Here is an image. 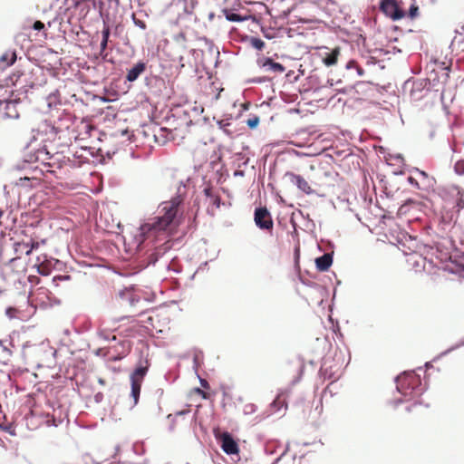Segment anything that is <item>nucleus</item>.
Wrapping results in <instances>:
<instances>
[{
	"label": "nucleus",
	"mask_w": 464,
	"mask_h": 464,
	"mask_svg": "<svg viewBox=\"0 0 464 464\" xmlns=\"http://www.w3.org/2000/svg\"><path fill=\"white\" fill-rule=\"evenodd\" d=\"M203 192H204L205 196L207 198H208L209 199H211L213 198V196H215V194L213 193V189L210 187L205 188Z\"/></svg>",
	"instance_id": "c9c22d12"
},
{
	"label": "nucleus",
	"mask_w": 464,
	"mask_h": 464,
	"mask_svg": "<svg viewBox=\"0 0 464 464\" xmlns=\"http://www.w3.org/2000/svg\"><path fill=\"white\" fill-rule=\"evenodd\" d=\"M95 354L97 356H105V353H103V349L102 348H99L95 351Z\"/></svg>",
	"instance_id": "49530a36"
},
{
	"label": "nucleus",
	"mask_w": 464,
	"mask_h": 464,
	"mask_svg": "<svg viewBox=\"0 0 464 464\" xmlns=\"http://www.w3.org/2000/svg\"><path fill=\"white\" fill-rule=\"evenodd\" d=\"M266 81H269L268 78L266 77H256V78H253L250 80V82L252 83H263Z\"/></svg>",
	"instance_id": "4c0bfd02"
},
{
	"label": "nucleus",
	"mask_w": 464,
	"mask_h": 464,
	"mask_svg": "<svg viewBox=\"0 0 464 464\" xmlns=\"http://www.w3.org/2000/svg\"><path fill=\"white\" fill-rule=\"evenodd\" d=\"M28 279H29V281H30L31 283H34V281H37V280H38L37 276H30L28 277Z\"/></svg>",
	"instance_id": "603ef678"
},
{
	"label": "nucleus",
	"mask_w": 464,
	"mask_h": 464,
	"mask_svg": "<svg viewBox=\"0 0 464 464\" xmlns=\"http://www.w3.org/2000/svg\"><path fill=\"white\" fill-rule=\"evenodd\" d=\"M111 35V29L107 23L103 20V28L102 30V40L109 41Z\"/></svg>",
	"instance_id": "cd10ccee"
},
{
	"label": "nucleus",
	"mask_w": 464,
	"mask_h": 464,
	"mask_svg": "<svg viewBox=\"0 0 464 464\" xmlns=\"http://www.w3.org/2000/svg\"><path fill=\"white\" fill-rule=\"evenodd\" d=\"M380 10L393 21L400 20L405 16V12L399 5L397 0H381Z\"/></svg>",
	"instance_id": "20e7f679"
},
{
	"label": "nucleus",
	"mask_w": 464,
	"mask_h": 464,
	"mask_svg": "<svg viewBox=\"0 0 464 464\" xmlns=\"http://www.w3.org/2000/svg\"><path fill=\"white\" fill-rule=\"evenodd\" d=\"M256 226L264 230L273 228V220L266 208H256L254 213Z\"/></svg>",
	"instance_id": "423d86ee"
},
{
	"label": "nucleus",
	"mask_w": 464,
	"mask_h": 464,
	"mask_svg": "<svg viewBox=\"0 0 464 464\" xmlns=\"http://www.w3.org/2000/svg\"><path fill=\"white\" fill-rule=\"evenodd\" d=\"M222 12H223L226 19L229 22L239 23V22L246 21L249 18H251V15H241V14L236 13L232 9L224 8L222 10Z\"/></svg>",
	"instance_id": "dca6fc26"
},
{
	"label": "nucleus",
	"mask_w": 464,
	"mask_h": 464,
	"mask_svg": "<svg viewBox=\"0 0 464 464\" xmlns=\"http://www.w3.org/2000/svg\"><path fill=\"white\" fill-rule=\"evenodd\" d=\"M121 300L127 301L130 306H135L140 301V297L130 289H124L119 293Z\"/></svg>",
	"instance_id": "f3484780"
},
{
	"label": "nucleus",
	"mask_w": 464,
	"mask_h": 464,
	"mask_svg": "<svg viewBox=\"0 0 464 464\" xmlns=\"http://www.w3.org/2000/svg\"><path fill=\"white\" fill-rule=\"evenodd\" d=\"M51 158L52 155L44 146L42 148L26 152L23 160L17 163L15 168L20 170H25L28 173L41 172V170L38 169V166L35 164L37 162L45 163V161Z\"/></svg>",
	"instance_id": "7ed1b4c3"
},
{
	"label": "nucleus",
	"mask_w": 464,
	"mask_h": 464,
	"mask_svg": "<svg viewBox=\"0 0 464 464\" xmlns=\"http://www.w3.org/2000/svg\"><path fill=\"white\" fill-rule=\"evenodd\" d=\"M464 346V338L461 339L458 343H456L455 345L450 347L449 349H447L446 351L442 352L440 355V357H442V356H445L447 355L448 353H450V352L458 349V348H460Z\"/></svg>",
	"instance_id": "bb28decb"
},
{
	"label": "nucleus",
	"mask_w": 464,
	"mask_h": 464,
	"mask_svg": "<svg viewBox=\"0 0 464 464\" xmlns=\"http://www.w3.org/2000/svg\"><path fill=\"white\" fill-rule=\"evenodd\" d=\"M432 365H431V362H428L425 363V367L426 368H430Z\"/></svg>",
	"instance_id": "0e129e2a"
},
{
	"label": "nucleus",
	"mask_w": 464,
	"mask_h": 464,
	"mask_svg": "<svg viewBox=\"0 0 464 464\" xmlns=\"http://www.w3.org/2000/svg\"><path fill=\"white\" fill-rule=\"evenodd\" d=\"M394 382L397 392L401 395V398L392 401L394 407L404 401L413 400L425 392V388L421 384L420 376L415 371L403 372L395 377Z\"/></svg>",
	"instance_id": "f03ea898"
},
{
	"label": "nucleus",
	"mask_w": 464,
	"mask_h": 464,
	"mask_svg": "<svg viewBox=\"0 0 464 464\" xmlns=\"http://www.w3.org/2000/svg\"><path fill=\"white\" fill-rule=\"evenodd\" d=\"M147 64L143 61L138 62L130 69L128 70L126 74V81L130 82H135L146 70Z\"/></svg>",
	"instance_id": "f8f14e48"
},
{
	"label": "nucleus",
	"mask_w": 464,
	"mask_h": 464,
	"mask_svg": "<svg viewBox=\"0 0 464 464\" xmlns=\"http://www.w3.org/2000/svg\"><path fill=\"white\" fill-rule=\"evenodd\" d=\"M448 77H449V73L446 72H441V74L438 75L437 72L432 71V72H430L429 77L424 79L425 81L430 82L429 89L430 92L433 91V92H438L440 91V98L442 102H444V99H445V93H444V90L442 89V86L445 83V82L447 81Z\"/></svg>",
	"instance_id": "39448f33"
},
{
	"label": "nucleus",
	"mask_w": 464,
	"mask_h": 464,
	"mask_svg": "<svg viewBox=\"0 0 464 464\" xmlns=\"http://www.w3.org/2000/svg\"><path fill=\"white\" fill-rule=\"evenodd\" d=\"M288 448H289V446H288V445H286L285 450L282 452V454H281V456H280V457H283L284 455H285L286 451L288 450Z\"/></svg>",
	"instance_id": "e2e57ef3"
},
{
	"label": "nucleus",
	"mask_w": 464,
	"mask_h": 464,
	"mask_svg": "<svg viewBox=\"0 0 464 464\" xmlns=\"http://www.w3.org/2000/svg\"><path fill=\"white\" fill-rule=\"evenodd\" d=\"M131 19H132L133 24H134L137 27H139V28H140V29H142V30H145V29H146L147 25H146L145 21H144V20H142V19L138 18V17H137V15H136L135 14H132Z\"/></svg>",
	"instance_id": "a878e982"
},
{
	"label": "nucleus",
	"mask_w": 464,
	"mask_h": 464,
	"mask_svg": "<svg viewBox=\"0 0 464 464\" xmlns=\"http://www.w3.org/2000/svg\"><path fill=\"white\" fill-rule=\"evenodd\" d=\"M457 208H458V211H459L460 209H462L464 208V200L463 199L460 198L458 200Z\"/></svg>",
	"instance_id": "37998d69"
},
{
	"label": "nucleus",
	"mask_w": 464,
	"mask_h": 464,
	"mask_svg": "<svg viewBox=\"0 0 464 464\" xmlns=\"http://www.w3.org/2000/svg\"><path fill=\"white\" fill-rule=\"evenodd\" d=\"M271 407L276 409V411H279L282 407L286 409L287 405L284 401L280 400V397L277 396L271 403Z\"/></svg>",
	"instance_id": "393cba45"
},
{
	"label": "nucleus",
	"mask_w": 464,
	"mask_h": 464,
	"mask_svg": "<svg viewBox=\"0 0 464 464\" xmlns=\"http://www.w3.org/2000/svg\"><path fill=\"white\" fill-rule=\"evenodd\" d=\"M408 15L411 19H414L419 15V6L416 5L415 2H413L411 5V6L409 8Z\"/></svg>",
	"instance_id": "b1692460"
},
{
	"label": "nucleus",
	"mask_w": 464,
	"mask_h": 464,
	"mask_svg": "<svg viewBox=\"0 0 464 464\" xmlns=\"http://www.w3.org/2000/svg\"><path fill=\"white\" fill-rule=\"evenodd\" d=\"M124 356H125L124 354H122V355H115V356H112L111 360L113 361V362H117V361H120L122 358H124Z\"/></svg>",
	"instance_id": "de8ad7c7"
},
{
	"label": "nucleus",
	"mask_w": 464,
	"mask_h": 464,
	"mask_svg": "<svg viewBox=\"0 0 464 464\" xmlns=\"http://www.w3.org/2000/svg\"><path fill=\"white\" fill-rule=\"evenodd\" d=\"M111 4H114L115 6H118L120 5V1L119 0H108Z\"/></svg>",
	"instance_id": "13d9d810"
},
{
	"label": "nucleus",
	"mask_w": 464,
	"mask_h": 464,
	"mask_svg": "<svg viewBox=\"0 0 464 464\" xmlns=\"http://www.w3.org/2000/svg\"><path fill=\"white\" fill-rule=\"evenodd\" d=\"M16 312H17V310H16L14 307H7V308L5 309V314H6V316H8L10 319H12V318H14V317H15Z\"/></svg>",
	"instance_id": "72a5a7b5"
},
{
	"label": "nucleus",
	"mask_w": 464,
	"mask_h": 464,
	"mask_svg": "<svg viewBox=\"0 0 464 464\" xmlns=\"http://www.w3.org/2000/svg\"><path fill=\"white\" fill-rule=\"evenodd\" d=\"M356 70H357V73H358L359 75H362V74H363V72H363V69H362V68H361V67H358V66H357V67H356Z\"/></svg>",
	"instance_id": "5fc2aeb1"
},
{
	"label": "nucleus",
	"mask_w": 464,
	"mask_h": 464,
	"mask_svg": "<svg viewBox=\"0 0 464 464\" xmlns=\"http://www.w3.org/2000/svg\"><path fill=\"white\" fill-rule=\"evenodd\" d=\"M7 117L9 118H18L19 117V114L17 112H15L14 115L13 114H10V113H6Z\"/></svg>",
	"instance_id": "bf43d9fd"
},
{
	"label": "nucleus",
	"mask_w": 464,
	"mask_h": 464,
	"mask_svg": "<svg viewBox=\"0 0 464 464\" xmlns=\"http://www.w3.org/2000/svg\"><path fill=\"white\" fill-rule=\"evenodd\" d=\"M107 46H108V41H106V40H102V42H101V45H100V47H101V52H104V51L106 50Z\"/></svg>",
	"instance_id": "a19ab883"
},
{
	"label": "nucleus",
	"mask_w": 464,
	"mask_h": 464,
	"mask_svg": "<svg viewBox=\"0 0 464 464\" xmlns=\"http://www.w3.org/2000/svg\"><path fill=\"white\" fill-rule=\"evenodd\" d=\"M218 440L220 447L226 454L234 455L238 453V445L229 432H223Z\"/></svg>",
	"instance_id": "1a4fd4ad"
},
{
	"label": "nucleus",
	"mask_w": 464,
	"mask_h": 464,
	"mask_svg": "<svg viewBox=\"0 0 464 464\" xmlns=\"http://www.w3.org/2000/svg\"><path fill=\"white\" fill-rule=\"evenodd\" d=\"M183 199L180 194L173 197L169 201L162 202L157 216L143 220L135 235V241L139 250L136 260L140 271L150 266H160L170 270L169 257H166L172 245L169 240L172 228L178 226L176 222L179 207Z\"/></svg>",
	"instance_id": "f257e3e1"
},
{
	"label": "nucleus",
	"mask_w": 464,
	"mask_h": 464,
	"mask_svg": "<svg viewBox=\"0 0 464 464\" xmlns=\"http://www.w3.org/2000/svg\"><path fill=\"white\" fill-rule=\"evenodd\" d=\"M338 83H341L340 80L337 81L336 82H334L333 79H328L326 82V86L333 87L334 84H338Z\"/></svg>",
	"instance_id": "79ce46f5"
},
{
	"label": "nucleus",
	"mask_w": 464,
	"mask_h": 464,
	"mask_svg": "<svg viewBox=\"0 0 464 464\" xmlns=\"http://www.w3.org/2000/svg\"><path fill=\"white\" fill-rule=\"evenodd\" d=\"M285 178H287L292 184L296 186L298 189L307 195L314 193V190L311 188L308 182L302 176L293 172H286Z\"/></svg>",
	"instance_id": "9d476101"
},
{
	"label": "nucleus",
	"mask_w": 464,
	"mask_h": 464,
	"mask_svg": "<svg viewBox=\"0 0 464 464\" xmlns=\"http://www.w3.org/2000/svg\"><path fill=\"white\" fill-rule=\"evenodd\" d=\"M440 219L444 226L450 227V231L452 234H457V232L460 229V226L456 222L455 213L453 211L443 212Z\"/></svg>",
	"instance_id": "ddd939ff"
},
{
	"label": "nucleus",
	"mask_w": 464,
	"mask_h": 464,
	"mask_svg": "<svg viewBox=\"0 0 464 464\" xmlns=\"http://www.w3.org/2000/svg\"><path fill=\"white\" fill-rule=\"evenodd\" d=\"M142 383H138L135 381L130 382V396L133 399L132 407L136 406L139 402L140 389Z\"/></svg>",
	"instance_id": "6ab92c4d"
},
{
	"label": "nucleus",
	"mask_w": 464,
	"mask_h": 464,
	"mask_svg": "<svg viewBox=\"0 0 464 464\" xmlns=\"http://www.w3.org/2000/svg\"><path fill=\"white\" fill-rule=\"evenodd\" d=\"M337 92L340 93H346L347 91L345 88H343V89L337 90Z\"/></svg>",
	"instance_id": "680f3d73"
},
{
	"label": "nucleus",
	"mask_w": 464,
	"mask_h": 464,
	"mask_svg": "<svg viewBox=\"0 0 464 464\" xmlns=\"http://www.w3.org/2000/svg\"><path fill=\"white\" fill-rule=\"evenodd\" d=\"M198 379H199L200 385L203 388H205V389L209 388V384H208V381L206 379H203V378H201L199 376H198Z\"/></svg>",
	"instance_id": "58836bf2"
},
{
	"label": "nucleus",
	"mask_w": 464,
	"mask_h": 464,
	"mask_svg": "<svg viewBox=\"0 0 464 464\" xmlns=\"http://www.w3.org/2000/svg\"><path fill=\"white\" fill-rule=\"evenodd\" d=\"M260 119L258 116H253L246 121V125L250 129H255L258 126Z\"/></svg>",
	"instance_id": "c85d7f7f"
},
{
	"label": "nucleus",
	"mask_w": 464,
	"mask_h": 464,
	"mask_svg": "<svg viewBox=\"0 0 464 464\" xmlns=\"http://www.w3.org/2000/svg\"><path fill=\"white\" fill-rule=\"evenodd\" d=\"M250 45L258 50L261 51L265 47V42L258 38V37H251L250 38Z\"/></svg>",
	"instance_id": "412c9836"
},
{
	"label": "nucleus",
	"mask_w": 464,
	"mask_h": 464,
	"mask_svg": "<svg viewBox=\"0 0 464 464\" xmlns=\"http://www.w3.org/2000/svg\"><path fill=\"white\" fill-rule=\"evenodd\" d=\"M15 107V103L13 102H7L6 103V110H10L11 108H14Z\"/></svg>",
	"instance_id": "8fccbe9b"
},
{
	"label": "nucleus",
	"mask_w": 464,
	"mask_h": 464,
	"mask_svg": "<svg viewBox=\"0 0 464 464\" xmlns=\"http://www.w3.org/2000/svg\"><path fill=\"white\" fill-rule=\"evenodd\" d=\"M103 399V394L102 392H97L95 395H94V401L95 402L99 403L102 401Z\"/></svg>",
	"instance_id": "ea45409f"
},
{
	"label": "nucleus",
	"mask_w": 464,
	"mask_h": 464,
	"mask_svg": "<svg viewBox=\"0 0 464 464\" xmlns=\"http://www.w3.org/2000/svg\"><path fill=\"white\" fill-rule=\"evenodd\" d=\"M258 64L267 72L275 73H282L285 71V67L277 62H275L271 57H264L258 60Z\"/></svg>",
	"instance_id": "9b49d317"
},
{
	"label": "nucleus",
	"mask_w": 464,
	"mask_h": 464,
	"mask_svg": "<svg viewBox=\"0 0 464 464\" xmlns=\"http://www.w3.org/2000/svg\"><path fill=\"white\" fill-rule=\"evenodd\" d=\"M454 170L459 175H464V160H459L455 163Z\"/></svg>",
	"instance_id": "c756f323"
},
{
	"label": "nucleus",
	"mask_w": 464,
	"mask_h": 464,
	"mask_svg": "<svg viewBox=\"0 0 464 464\" xmlns=\"http://www.w3.org/2000/svg\"><path fill=\"white\" fill-rule=\"evenodd\" d=\"M149 370L148 361L145 362H140V364L135 368V370L130 373V382H136L138 383H142L144 377L146 376Z\"/></svg>",
	"instance_id": "4468645a"
},
{
	"label": "nucleus",
	"mask_w": 464,
	"mask_h": 464,
	"mask_svg": "<svg viewBox=\"0 0 464 464\" xmlns=\"http://www.w3.org/2000/svg\"><path fill=\"white\" fill-rule=\"evenodd\" d=\"M16 53L14 51L5 52L0 57V72L5 71L7 67L13 65L16 61Z\"/></svg>",
	"instance_id": "2eb2a0df"
},
{
	"label": "nucleus",
	"mask_w": 464,
	"mask_h": 464,
	"mask_svg": "<svg viewBox=\"0 0 464 464\" xmlns=\"http://www.w3.org/2000/svg\"><path fill=\"white\" fill-rule=\"evenodd\" d=\"M210 200H211V203H212L216 208H219V207H220L221 199H220V197H219V196L215 195V196H213V198H212Z\"/></svg>",
	"instance_id": "e433bc0d"
},
{
	"label": "nucleus",
	"mask_w": 464,
	"mask_h": 464,
	"mask_svg": "<svg viewBox=\"0 0 464 464\" xmlns=\"http://www.w3.org/2000/svg\"><path fill=\"white\" fill-rule=\"evenodd\" d=\"M154 137H155V140H156V141H157L158 143H162V144H164V143H165V140H164V139H162V140H159V136H158L157 134H155V135H154Z\"/></svg>",
	"instance_id": "864d4df0"
},
{
	"label": "nucleus",
	"mask_w": 464,
	"mask_h": 464,
	"mask_svg": "<svg viewBox=\"0 0 464 464\" xmlns=\"http://www.w3.org/2000/svg\"><path fill=\"white\" fill-rule=\"evenodd\" d=\"M327 252L321 256L315 258V266L317 270L324 272L327 271L333 264L334 260V244L330 241H326Z\"/></svg>",
	"instance_id": "0eeeda50"
},
{
	"label": "nucleus",
	"mask_w": 464,
	"mask_h": 464,
	"mask_svg": "<svg viewBox=\"0 0 464 464\" xmlns=\"http://www.w3.org/2000/svg\"><path fill=\"white\" fill-rule=\"evenodd\" d=\"M414 172L417 173L420 179L419 181L420 185L423 187V189H427L429 188L433 187L435 183V179L433 178H430L428 173H426L423 170H420L419 169H415Z\"/></svg>",
	"instance_id": "a211bd4d"
},
{
	"label": "nucleus",
	"mask_w": 464,
	"mask_h": 464,
	"mask_svg": "<svg viewBox=\"0 0 464 464\" xmlns=\"http://www.w3.org/2000/svg\"><path fill=\"white\" fill-rule=\"evenodd\" d=\"M44 28V24L41 21H35L34 24H33V29L35 30V31H42L43 29Z\"/></svg>",
	"instance_id": "f704fd0d"
},
{
	"label": "nucleus",
	"mask_w": 464,
	"mask_h": 464,
	"mask_svg": "<svg viewBox=\"0 0 464 464\" xmlns=\"http://www.w3.org/2000/svg\"><path fill=\"white\" fill-rule=\"evenodd\" d=\"M213 17H214V14L211 13V14H209V18H210V19H212Z\"/></svg>",
	"instance_id": "774afa93"
},
{
	"label": "nucleus",
	"mask_w": 464,
	"mask_h": 464,
	"mask_svg": "<svg viewBox=\"0 0 464 464\" xmlns=\"http://www.w3.org/2000/svg\"><path fill=\"white\" fill-rule=\"evenodd\" d=\"M405 208H406V205H402V206H401V208H399V212H400V213H404V212H406V209H405Z\"/></svg>",
	"instance_id": "4d7b16f0"
},
{
	"label": "nucleus",
	"mask_w": 464,
	"mask_h": 464,
	"mask_svg": "<svg viewBox=\"0 0 464 464\" xmlns=\"http://www.w3.org/2000/svg\"><path fill=\"white\" fill-rule=\"evenodd\" d=\"M429 83L430 82L424 79H417L413 81L410 92L411 98L416 102L423 99L427 93L430 92L429 89Z\"/></svg>",
	"instance_id": "6e6552de"
},
{
	"label": "nucleus",
	"mask_w": 464,
	"mask_h": 464,
	"mask_svg": "<svg viewBox=\"0 0 464 464\" xmlns=\"http://www.w3.org/2000/svg\"><path fill=\"white\" fill-rule=\"evenodd\" d=\"M97 334L101 339H102L104 341H115L116 340V336L111 335V334L109 332H107L106 330H100L97 333Z\"/></svg>",
	"instance_id": "5701e85b"
},
{
	"label": "nucleus",
	"mask_w": 464,
	"mask_h": 464,
	"mask_svg": "<svg viewBox=\"0 0 464 464\" xmlns=\"http://www.w3.org/2000/svg\"><path fill=\"white\" fill-rule=\"evenodd\" d=\"M417 404H420V402L418 401H415L414 403L411 406L407 407L406 410L408 411H411V407L416 406Z\"/></svg>",
	"instance_id": "6e6d98bb"
},
{
	"label": "nucleus",
	"mask_w": 464,
	"mask_h": 464,
	"mask_svg": "<svg viewBox=\"0 0 464 464\" xmlns=\"http://www.w3.org/2000/svg\"><path fill=\"white\" fill-rule=\"evenodd\" d=\"M353 67H357V66H356V63H355L354 61H350V62H348V63H347V64H346V68H347V69H351V68H353Z\"/></svg>",
	"instance_id": "a18cd8bd"
},
{
	"label": "nucleus",
	"mask_w": 464,
	"mask_h": 464,
	"mask_svg": "<svg viewBox=\"0 0 464 464\" xmlns=\"http://www.w3.org/2000/svg\"><path fill=\"white\" fill-rule=\"evenodd\" d=\"M0 429H1V430H6V431H8V432H9L10 434H12V435H14V431L10 430L11 427L3 426V425H1V424H0Z\"/></svg>",
	"instance_id": "c03bdc74"
},
{
	"label": "nucleus",
	"mask_w": 464,
	"mask_h": 464,
	"mask_svg": "<svg viewBox=\"0 0 464 464\" xmlns=\"http://www.w3.org/2000/svg\"><path fill=\"white\" fill-rule=\"evenodd\" d=\"M70 279V276H66V275H63V276H53V283L55 285H58V283L60 281H63V280H69Z\"/></svg>",
	"instance_id": "2f4dec72"
},
{
	"label": "nucleus",
	"mask_w": 464,
	"mask_h": 464,
	"mask_svg": "<svg viewBox=\"0 0 464 464\" xmlns=\"http://www.w3.org/2000/svg\"><path fill=\"white\" fill-rule=\"evenodd\" d=\"M407 180H408L409 184H411L412 187L419 188V189H423V187L420 185L419 180H417L412 176H409Z\"/></svg>",
	"instance_id": "7c9ffc66"
},
{
	"label": "nucleus",
	"mask_w": 464,
	"mask_h": 464,
	"mask_svg": "<svg viewBox=\"0 0 464 464\" xmlns=\"http://www.w3.org/2000/svg\"><path fill=\"white\" fill-rule=\"evenodd\" d=\"M245 175V172L243 170H236L234 172V176L236 177H243Z\"/></svg>",
	"instance_id": "09e8293b"
},
{
	"label": "nucleus",
	"mask_w": 464,
	"mask_h": 464,
	"mask_svg": "<svg viewBox=\"0 0 464 464\" xmlns=\"http://www.w3.org/2000/svg\"><path fill=\"white\" fill-rule=\"evenodd\" d=\"M338 55L339 50L334 49L332 52L326 53V55L323 58V62L326 66L334 65L337 63Z\"/></svg>",
	"instance_id": "aec40b11"
},
{
	"label": "nucleus",
	"mask_w": 464,
	"mask_h": 464,
	"mask_svg": "<svg viewBox=\"0 0 464 464\" xmlns=\"http://www.w3.org/2000/svg\"><path fill=\"white\" fill-rule=\"evenodd\" d=\"M4 211L0 208V218L3 216Z\"/></svg>",
	"instance_id": "338daca9"
},
{
	"label": "nucleus",
	"mask_w": 464,
	"mask_h": 464,
	"mask_svg": "<svg viewBox=\"0 0 464 464\" xmlns=\"http://www.w3.org/2000/svg\"><path fill=\"white\" fill-rule=\"evenodd\" d=\"M256 405H255V404H251V403H249V404L245 405V407H244V412H245L246 414H251V413H253V412H255V411H256Z\"/></svg>",
	"instance_id": "473e14b6"
},
{
	"label": "nucleus",
	"mask_w": 464,
	"mask_h": 464,
	"mask_svg": "<svg viewBox=\"0 0 464 464\" xmlns=\"http://www.w3.org/2000/svg\"><path fill=\"white\" fill-rule=\"evenodd\" d=\"M115 450H116V452H118V451L120 450V446H119V445H117V446H116V448H115Z\"/></svg>",
	"instance_id": "69168bd1"
},
{
	"label": "nucleus",
	"mask_w": 464,
	"mask_h": 464,
	"mask_svg": "<svg viewBox=\"0 0 464 464\" xmlns=\"http://www.w3.org/2000/svg\"><path fill=\"white\" fill-rule=\"evenodd\" d=\"M38 273L43 275V276H46L47 275V272L44 269H42L40 266H38Z\"/></svg>",
	"instance_id": "3c124183"
},
{
	"label": "nucleus",
	"mask_w": 464,
	"mask_h": 464,
	"mask_svg": "<svg viewBox=\"0 0 464 464\" xmlns=\"http://www.w3.org/2000/svg\"><path fill=\"white\" fill-rule=\"evenodd\" d=\"M219 129H221L227 136H232L233 132L228 129L230 123L226 120H220L217 122Z\"/></svg>",
	"instance_id": "4be33fe9"
},
{
	"label": "nucleus",
	"mask_w": 464,
	"mask_h": 464,
	"mask_svg": "<svg viewBox=\"0 0 464 464\" xmlns=\"http://www.w3.org/2000/svg\"><path fill=\"white\" fill-rule=\"evenodd\" d=\"M197 392L199 393V394H202L203 398H206V395L204 393L203 391H201L200 389H197Z\"/></svg>",
	"instance_id": "052dcab7"
}]
</instances>
